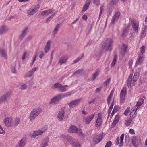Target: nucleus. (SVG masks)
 I'll use <instances>...</instances> for the list:
<instances>
[{
	"label": "nucleus",
	"mask_w": 147,
	"mask_h": 147,
	"mask_svg": "<svg viewBox=\"0 0 147 147\" xmlns=\"http://www.w3.org/2000/svg\"><path fill=\"white\" fill-rule=\"evenodd\" d=\"M15 65H14L13 66H12V72L14 73H16V70H15Z\"/></svg>",
	"instance_id": "60"
},
{
	"label": "nucleus",
	"mask_w": 147,
	"mask_h": 147,
	"mask_svg": "<svg viewBox=\"0 0 147 147\" xmlns=\"http://www.w3.org/2000/svg\"><path fill=\"white\" fill-rule=\"evenodd\" d=\"M43 133L42 131L40 130H36L34 131V132L31 134V137L32 138H34L39 135L42 134Z\"/></svg>",
	"instance_id": "15"
},
{
	"label": "nucleus",
	"mask_w": 147,
	"mask_h": 147,
	"mask_svg": "<svg viewBox=\"0 0 147 147\" xmlns=\"http://www.w3.org/2000/svg\"><path fill=\"white\" fill-rule=\"evenodd\" d=\"M117 55H115L113 59V60L111 64V66H113L115 64L116 61L117 60Z\"/></svg>",
	"instance_id": "43"
},
{
	"label": "nucleus",
	"mask_w": 147,
	"mask_h": 147,
	"mask_svg": "<svg viewBox=\"0 0 147 147\" xmlns=\"http://www.w3.org/2000/svg\"><path fill=\"white\" fill-rule=\"evenodd\" d=\"M118 122L114 120L113 121L111 124L112 127L113 128L114 127L116 124H117L118 123Z\"/></svg>",
	"instance_id": "48"
},
{
	"label": "nucleus",
	"mask_w": 147,
	"mask_h": 147,
	"mask_svg": "<svg viewBox=\"0 0 147 147\" xmlns=\"http://www.w3.org/2000/svg\"><path fill=\"white\" fill-rule=\"evenodd\" d=\"M52 10H47L45 11H42L41 14L42 16L47 15L49 14H51L53 12Z\"/></svg>",
	"instance_id": "30"
},
{
	"label": "nucleus",
	"mask_w": 147,
	"mask_h": 147,
	"mask_svg": "<svg viewBox=\"0 0 147 147\" xmlns=\"http://www.w3.org/2000/svg\"><path fill=\"white\" fill-rule=\"evenodd\" d=\"M99 72L97 71L96 72L92 74V78L90 80L91 81H93L95 79L96 77L98 76Z\"/></svg>",
	"instance_id": "35"
},
{
	"label": "nucleus",
	"mask_w": 147,
	"mask_h": 147,
	"mask_svg": "<svg viewBox=\"0 0 147 147\" xmlns=\"http://www.w3.org/2000/svg\"><path fill=\"white\" fill-rule=\"evenodd\" d=\"M68 57L67 55H63L59 60L58 63L61 65L62 64L64 63L67 61Z\"/></svg>",
	"instance_id": "16"
},
{
	"label": "nucleus",
	"mask_w": 147,
	"mask_h": 147,
	"mask_svg": "<svg viewBox=\"0 0 147 147\" xmlns=\"http://www.w3.org/2000/svg\"><path fill=\"white\" fill-rule=\"evenodd\" d=\"M136 110H135V109H133V110L131 109V110L130 116V117L131 118V119H133L135 118L136 115Z\"/></svg>",
	"instance_id": "23"
},
{
	"label": "nucleus",
	"mask_w": 147,
	"mask_h": 147,
	"mask_svg": "<svg viewBox=\"0 0 147 147\" xmlns=\"http://www.w3.org/2000/svg\"><path fill=\"white\" fill-rule=\"evenodd\" d=\"M71 95V93L70 92L64 94H59L53 98L51 99L50 103L52 104H58L62 98Z\"/></svg>",
	"instance_id": "1"
},
{
	"label": "nucleus",
	"mask_w": 147,
	"mask_h": 147,
	"mask_svg": "<svg viewBox=\"0 0 147 147\" xmlns=\"http://www.w3.org/2000/svg\"><path fill=\"white\" fill-rule=\"evenodd\" d=\"M130 111V108L127 107L126 109L124 111V114L125 116H127L128 113Z\"/></svg>",
	"instance_id": "45"
},
{
	"label": "nucleus",
	"mask_w": 147,
	"mask_h": 147,
	"mask_svg": "<svg viewBox=\"0 0 147 147\" xmlns=\"http://www.w3.org/2000/svg\"><path fill=\"white\" fill-rule=\"evenodd\" d=\"M120 13L119 12L115 13L113 16L111 22V24H115V21L117 20L119 18Z\"/></svg>",
	"instance_id": "9"
},
{
	"label": "nucleus",
	"mask_w": 147,
	"mask_h": 147,
	"mask_svg": "<svg viewBox=\"0 0 147 147\" xmlns=\"http://www.w3.org/2000/svg\"><path fill=\"white\" fill-rule=\"evenodd\" d=\"M62 137L64 139H66L69 142H71L73 140L71 137L67 135H63L62 136Z\"/></svg>",
	"instance_id": "31"
},
{
	"label": "nucleus",
	"mask_w": 147,
	"mask_h": 147,
	"mask_svg": "<svg viewBox=\"0 0 147 147\" xmlns=\"http://www.w3.org/2000/svg\"><path fill=\"white\" fill-rule=\"evenodd\" d=\"M119 107L117 105H115L113 109H115V111H117Z\"/></svg>",
	"instance_id": "63"
},
{
	"label": "nucleus",
	"mask_w": 147,
	"mask_h": 147,
	"mask_svg": "<svg viewBox=\"0 0 147 147\" xmlns=\"http://www.w3.org/2000/svg\"><path fill=\"white\" fill-rule=\"evenodd\" d=\"M128 32V30L126 28L123 30L121 36H126Z\"/></svg>",
	"instance_id": "41"
},
{
	"label": "nucleus",
	"mask_w": 147,
	"mask_h": 147,
	"mask_svg": "<svg viewBox=\"0 0 147 147\" xmlns=\"http://www.w3.org/2000/svg\"><path fill=\"white\" fill-rule=\"evenodd\" d=\"M67 89L64 87L63 85L60 84V86L59 89V92H63L67 90Z\"/></svg>",
	"instance_id": "37"
},
{
	"label": "nucleus",
	"mask_w": 147,
	"mask_h": 147,
	"mask_svg": "<svg viewBox=\"0 0 147 147\" xmlns=\"http://www.w3.org/2000/svg\"><path fill=\"white\" fill-rule=\"evenodd\" d=\"M129 132L131 134H134L135 133L134 130L132 129H130L129 130Z\"/></svg>",
	"instance_id": "58"
},
{
	"label": "nucleus",
	"mask_w": 147,
	"mask_h": 147,
	"mask_svg": "<svg viewBox=\"0 0 147 147\" xmlns=\"http://www.w3.org/2000/svg\"><path fill=\"white\" fill-rule=\"evenodd\" d=\"M124 137V134H122L120 136V142L119 143V146L121 147L123 145V139Z\"/></svg>",
	"instance_id": "33"
},
{
	"label": "nucleus",
	"mask_w": 147,
	"mask_h": 147,
	"mask_svg": "<svg viewBox=\"0 0 147 147\" xmlns=\"http://www.w3.org/2000/svg\"><path fill=\"white\" fill-rule=\"evenodd\" d=\"M119 114H117L115 116L114 120L116 121L117 122H119Z\"/></svg>",
	"instance_id": "51"
},
{
	"label": "nucleus",
	"mask_w": 147,
	"mask_h": 147,
	"mask_svg": "<svg viewBox=\"0 0 147 147\" xmlns=\"http://www.w3.org/2000/svg\"><path fill=\"white\" fill-rule=\"evenodd\" d=\"M113 41L111 39H107L106 42L105 43L104 48L107 51H111L112 49V45Z\"/></svg>",
	"instance_id": "4"
},
{
	"label": "nucleus",
	"mask_w": 147,
	"mask_h": 147,
	"mask_svg": "<svg viewBox=\"0 0 147 147\" xmlns=\"http://www.w3.org/2000/svg\"><path fill=\"white\" fill-rule=\"evenodd\" d=\"M119 137H117L115 141V143L116 145H118L119 144Z\"/></svg>",
	"instance_id": "55"
},
{
	"label": "nucleus",
	"mask_w": 147,
	"mask_h": 147,
	"mask_svg": "<svg viewBox=\"0 0 147 147\" xmlns=\"http://www.w3.org/2000/svg\"><path fill=\"white\" fill-rule=\"evenodd\" d=\"M93 3L95 6L98 7L99 5L100 0H93Z\"/></svg>",
	"instance_id": "44"
},
{
	"label": "nucleus",
	"mask_w": 147,
	"mask_h": 147,
	"mask_svg": "<svg viewBox=\"0 0 147 147\" xmlns=\"http://www.w3.org/2000/svg\"><path fill=\"white\" fill-rule=\"evenodd\" d=\"M91 0H86L82 9H88Z\"/></svg>",
	"instance_id": "28"
},
{
	"label": "nucleus",
	"mask_w": 147,
	"mask_h": 147,
	"mask_svg": "<svg viewBox=\"0 0 147 147\" xmlns=\"http://www.w3.org/2000/svg\"><path fill=\"white\" fill-rule=\"evenodd\" d=\"M61 26V24H57L53 31L52 34L53 35H55L57 34Z\"/></svg>",
	"instance_id": "22"
},
{
	"label": "nucleus",
	"mask_w": 147,
	"mask_h": 147,
	"mask_svg": "<svg viewBox=\"0 0 147 147\" xmlns=\"http://www.w3.org/2000/svg\"><path fill=\"white\" fill-rule=\"evenodd\" d=\"M27 139L25 137H23L20 140L18 147H24L26 145Z\"/></svg>",
	"instance_id": "14"
},
{
	"label": "nucleus",
	"mask_w": 147,
	"mask_h": 147,
	"mask_svg": "<svg viewBox=\"0 0 147 147\" xmlns=\"http://www.w3.org/2000/svg\"><path fill=\"white\" fill-rule=\"evenodd\" d=\"M125 122L124 123L125 125L127 126H128L132 122V120L131 119H127L125 120Z\"/></svg>",
	"instance_id": "36"
},
{
	"label": "nucleus",
	"mask_w": 147,
	"mask_h": 147,
	"mask_svg": "<svg viewBox=\"0 0 147 147\" xmlns=\"http://www.w3.org/2000/svg\"><path fill=\"white\" fill-rule=\"evenodd\" d=\"M13 119L11 117L5 118L4 122L5 125L9 127H12Z\"/></svg>",
	"instance_id": "8"
},
{
	"label": "nucleus",
	"mask_w": 147,
	"mask_h": 147,
	"mask_svg": "<svg viewBox=\"0 0 147 147\" xmlns=\"http://www.w3.org/2000/svg\"><path fill=\"white\" fill-rule=\"evenodd\" d=\"M115 109H113L111 113V117H112L115 114V113L116 112V111H115Z\"/></svg>",
	"instance_id": "62"
},
{
	"label": "nucleus",
	"mask_w": 147,
	"mask_h": 147,
	"mask_svg": "<svg viewBox=\"0 0 147 147\" xmlns=\"http://www.w3.org/2000/svg\"><path fill=\"white\" fill-rule=\"evenodd\" d=\"M144 101V100L142 98H140L139 99L138 101L137 102L136 105L137 107H139L142 105ZM139 107H138L136 109H138L139 108Z\"/></svg>",
	"instance_id": "26"
},
{
	"label": "nucleus",
	"mask_w": 147,
	"mask_h": 147,
	"mask_svg": "<svg viewBox=\"0 0 147 147\" xmlns=\"http://www.w3.org/2000/svg\"><path fill=\"white\" fill-rule=\"evenodd\" d=\"M95 115L92 114L90 116H87L85 118V122L86 124H89L94 118Z\"/></svg>",
	"instance_id": "18"
},
{
	"label": "nucleus",
	"mask_w": 147,
	"mask_h": 147,
	"mask_svg": "<svg viewBox=\"0 0 147 147\" xmlns=\"http://www.w3.org/2000/svg\"><path fill=\"white\" fill-rule=\"evenodd\" d=\"M101 87L97 88L95 90V92H99L101 90Z\"/></svg>",
	"instance_id": "64"
},
{
	"label": "nucleus",
	"mask_w": 147,
	"mask_h": 147,
	"mask_svg": "<svg viewBox=\"0 0 147 147\" xmlns=\"http://www.w3.org/2000/svg\"><path fill=\"white\" fill-rule=\"evenodd\" d=\"M84 57V55H83L82 56V57H81V58H80L79 57H78L77 58H76V59L74 60L73 61V63H75L77 62L80 59H81L82 58H83V57Z\"/></svg>",
	"instance_id": "53"
},
{
	"label": "nucleus",
	"mask_w": 147,
	"mask_h": 147,
	"mask_svg": "<svg viewBox=\"0 0 147 147\" xmlns=\"http://www.w3.org/2000/svg\"><path fill=\"white\" fill-rule=\"evenodd\" d=\"M11 91H8L0 97V103L8 101L11 98Z\"/></svg>",
	"instance_id": "3"
},
{
	"label": "nucleus",
	"mask_w": 147,
	"mask_h": 147,
	"mask_svg": "<svg viewBox=\"0 0 147 147\" xmlns=\"http://www.w3.org/2000/svg\"><path fill=\"white\" fill-rule=\"evenodd\" d=\"M32 75V74L31 73H30V71H29L28 73H27L26 74L25 77L26 78L30 77H31Z\"/></svg>",
	"instance_id": "49"
},
{
	"label": "nucleus",
	"mask_w": 147,
	"mask_h": 147,
	"mask_svg": "<svg viewBox=\"0 0 147 147\" xmlns=\"http://www.w3.org/2000/svg\"><path fill=\"white\" fill-rule=\"evenodd\" d=\"M49 140L48 138H47L45 139L42 142L41 144L42 147H46L48 146V143Z\"/></svg>",
	"instance_id": "29"
},
{
	"label": "nucleus",
	"mask_w": 147,
	"mask_h": 147,
	"mask_svg": "<svg viewBox=\"0 0 147 147\" xmlns=\"http://www.w3.org/2000/svg\"><path fill=\"white\" fill-rule=\"evenodd\" d=\"M75 133H77L78 134L81 136H82L84 137V135L82 132V131L81 129H78H78L77 130V131Z\"/></svg>",
	"instance_id": "40"
},
{
	"label": "nucleus",
	"mask_w": 147,
	"mask_h": 147,
	"mask_svg": "<svg viewBox=\"0 0 147 147\" xmlns=\"http://www.w3.org/2000/svg\"><path fill=\"white\" fill-rule=\"evenodd\" d=\"M27 85L25 84H23L21 86L20 88L22 89H25L27 88Z\"/></svg>",
	"instance_id": "54"
},
{
	"label": "nucleus",
	"mask_w": 147,
	"mask_h": 147,
	"mask_svg": "<svg viewBox=\"0 0 147 147\" xmlns=\"http://www.w3.org/2000/svg\"><path fill=\"white\" fill-rule=\"evenodd\" d=\"M83 72V70L82 69H78L74 73L75 74H81Z\"/></svg>",
	"instance_id": "47"
},
{
	"label": "nucleus",
	"mask_w": 147,
	"mask_h": 147,
	"mask_svg": "<svg viewBox=\"0 0 147 147\" xmlns=\"http://www.w3.org/2000/svg\"><path fill=\"white\" fill-rule=\"evenodd\" d=\"M81 99H78L73 101L68 104L70 108H73L77 105L80 102Z\"/></svg>",
	"instance_id": "10"
},
{
	"label": "nucleus",
	"mask_w": 147,
	"mask_h": 147,
	"mask_svg": "<svg viewBox=\"0 0 147 147\" xmlns=\"http://www.w3.org/2000/svg\"><path fill=\"white\" fill-rule=\"evenodd\" d=\"M37 68L34 67L31 70H30V72L32 74L34 73L35 71L36 70Z\"/></svg>",
	"instance_id": "57"
},
{
	"label": "nucleus",
	"mask_w": 147,
	"mask_h": 147,
	"mask_svg": "<svg viewBox=\"0 0 147 147\" xmlns=\"http://www.w3.org/2000/svg\"><path fill=\"white\" fill-rule=\"evenodd\" d=\"M77 129L78 128L76 126L72 125L69 128L68 130V131L69 133H75Z\"/></svg>",
	"instance_id": "21"
},
{
	"label": "nucleus",
	"mask_w": 147,
	"mask_h": 147,
	"mask_svg": "<svg viewBox=\"0 0 147 147\" xmlns=\"http://www.w3.org/2000/svg\"><path fill=\"white\" fill-rule=\"evenodd\" d=\"M111 144V142L110 141H109L106 143L105 146V147H110Z\"/></svg>",
	"instance_id": "46"
},
{
	"label": "nucleus",
	"mask_w": 147,
	"mask_h": 147,
	"mask_svg": "<svg viewBox=\"0 0 147 147\" xmlns=\"http://www.w3.org/2000/svg\"><path fill=\"white\" fill-rule=\"evenodd\" d=\"M138 73H135L134 76H133V82H136L137 80L138 79V76H137V74Z\"/></svg>",
	"instance_id": "42"
},
{
	"label": "nucleus",
	"mask_w": 147,
	"mask_h": 147,
	"mask_svg": "<svg viewBox=\"0 0 147 147\" xmlns=\"http://www.w3.org/2000/svg\"><path fill=\"white\" fill-rule=\"evenodd\" d=\"M102 138V135L101 134H99L95 136L94 138L93 139V141L97 144L101 141Z\"/></svg>",
	"instance_id": "12"
},
{
	"label": "nucleus",
	"mask_w": 147,
	"mask_h": 147,
	"mask_svg": "<svg viewBox=\"0 0 147 147\" xmlns=\"http://www.w3.org/2000/svg\"><path fill=\"white\" fill-rule=\"evenodd\" d=\"M133 74H130L129 77L127 80V85L128 87L131 86L132 82V79Z\"/></svg>",
	"instance_id": "24"
},
{
	"label": "nucleus",
	"mask_w": 147,
	"mask_h": 147,
	"mask_svg": "<svg viewBox=\"0 0 147 147\" xmlns=\"http://www.w3.org/2000/svg\"><path fill=\"white\" fill-rule=\"evenodd\" d=\"M37 10H28L27 11L28 14L30 15H32L35 13L37 11Z\"/></svg>",
	"instance_id": "38"
},
{
	"label": "nucleus",
	"mask_w": 147,
	"mask_h": 147,
	"mask_svg": "<svg viewBox=\"0 0 147 147\" xmlns=\"http://www.w3.org/2000/svg\"><path fill=\"white\" fill-rule=\"evenodd\" d=\"M28 32V28L26 27L22 31V33L19 36V38L22 40L26 36L27 33Z\"/></svg>",
	"instance_id": "13"
},
{
	"label": "nucleus",
	"mask_w": 147,
	"mask_h": 147,
	"mask_svg": "<svg viewBox=\"0 0 147 147\" xmlns=\"http://www.w3.org/2000/svg\"><path fill=\"white\" fill-rule=\"evenodd\" d=\"M146 32L145 31L142 30V32L141 33V38H143L144 37L146 34Z\"/></svg>",
	"instance_id": "56"
},
{
	"label": "nucleus",
	"mask_w": 147,
	"mask_h": 147,
	"mask_svg": "<svg viewBox=\"0 0 147 147\" xmlns=\"http://www.w3.org/2000/svg\"><path fill=\"white\" fill-rule=\"evenodd\" d=\"M42 109L40 108H37L33 109L30 113L29 119L31 121L34 120L40 113Z\"/></svg>",
	"instance_id": "2"
},
{
	"label": "nucleus",
	"mask_w": 147,
	"mask_h": 147,
	"mask_svg": "<svg viewBox=\"0 0 147 147\" xmlns=\"http://www.w3.org/2000/svg\"><path fill=\"white\" fill-rule=\"evenodd\" d=\"M119 0H112V3L113 4H116L117 3Z\"/></svg>",
	"instance_id": "59"
},
{
	"label": "nucleus",
	"mask_w": 147,
	"mask_h": 147,
	"mask_svg": "<svg viewBox=\"0 0 147 147\" xmlns=\"http://www.w3.org/2000/svg\"><path fill=\"white\" fill-rule=\"evenodd\" d=\"M129 21L132 24V26L134 31L136 33H137L139 28V23L134 19L130 18H129Z\"/></svg>",
	"instance_id": "5"
},
{
	"label": "nucleus",
	"mask_w": 147,
	"mask_h": 147,
	"mask_svg": "<svg viewBox=\"0 0 147 147\" xmlns=\"http://www.w3.org/2000/svg\"><path fill=\"white\" fill-rule=\"evenodd\" d=\"M9 30L8 27L5 25L1 26L0 28V34H4L7 32Z\"/></svg>",
	"instance_id": "19"
},
{
	"label": "nucleus",
	"mask_w": 147,
	"mask_h": 147,
	"mask_svg": "<svg viewBox=\"0 0 147 147\" xmlns=\"http://www.w3.org/2000/svg\"><path fill=\"white\" fill-rule=\"evenodd\" d=\"M82 19L85 20H86L88 18V17L86 15L84 14L82 16Z\"/></svg>",
	"instance_id": "61"
},
{
	"label": "nucleus",
	"mask_w": 147,
	"mask_h": 147,
	"mask_svg": "<svg viewBox=\"0 0 147 147\" xmlns=\"http://www.w3.org/2000/svg\"><path fill=\"white\" fill-rule=\"evenodd\" d=\"M20 121V119L18 118H16L14 120L12 121V127L17 126Z\"/></svg>",
	"instance_id": "27"
},
{
	"label": "nucleus",
	"mask_w": 147,
	"mask_h": 147,
	"mask_svg": "<svg viewBox=\"0 0 147 147\" xmlns=\"http://www.w3.org/2000/svg\"><path fill=\"white\" fill-rule=\"evenodd\" d=\"M70 144L74 147H80L79 143L75 139H73L72 142H70Z\"/></svg>",
	"instance_id": "20"
},
{
	"label": "nucleus",
	"mask_w": 147,
	"mask_h": 147,
	"mask_svg": "<svg viewBox=\"0 0 147 147\" xmlns=\"http://www.w3.org/2000/svg\"><path fill=\"white\" fill-rule=\"evenodd\" d=\"M127 48V46L125 44L123 43L122 44V47L121 48L120 51V54L122 55V58H123L124 57Z\"/></svg>",
	"instance_id": "11"
},
{
	"label": "nucleus",
	"mask_w": 147,
	"mask_h": 147,
	"mask_svg": "<svg viewBox=\"0 0 147 147\" xmlns=\"http://www.w3.org/2000/svg\"><path fill=\"white\" fill-rule=\"evenodd\" d=\"M61 84L59 83H57L55 84L53 86L51 87V88L53 89H56L58 88L59 89V88Z\"/></svg>",
	"instance_id": "39"
},
{
	"label": "nucleus",
	"mask_w": 147,
	"mask_h": 147,
	"mask_svg": "<svg viewBox=\"0 0 147 147\" xmlns=\"http://www.w3.org/2000/svg\"><path fill=\"white\" fill-rule=\"evenodd\" d=\"M65 112V108H61V110L59 112L58 115V119L60 121H62L64 116V114Z\"/></svg>",
	"instance_id": "7"
},
{
	"label": "nucleus",
	"mask_w": 147,
	"mask_h": 147,
	"mask_svg": "<svg viewBox=\"0 0 147 147\" xmlns=\"http://www.w3.org/2000/svg\"><path fill=\"white\" fill-rule=\"evenodd\" d=\"M0 53H1L2 56L5 58H7V56L5 50L3 49H0Z\"/></svg>",
	"instance_id": "34"
},
{
	"label": "nucleus",
	"mask_w": 147,
	"mask_h": 147,
	"mask_svg": "<svg viewBox=\"0 0 147 147\" xmlns=\"http://www.w3.org/2000/svg\"><path fill=\"white\" fill-rule=\"evenodd\" d=\"M51 41L49 40L47 42V44L46 47L44 49V50L46 53H47L50 49Z\"/></svg>",
	"instance_id": "25"
},
{
	"label": "nucleus",
	"mask_w": 147,
	"mask_h": 147,
	"mask_svg": "<svg viewBox=\"0 0 147 147\" xmlns=\"http://www.w3.org/2000/svg\"><path fill=\"white\" fill-rule=\"evenodd\" d=\"M126 92L127 90L123 88L121 90L120 95V104H122L124 103Z\"/></svg>",
	"instance_id": "6"
},
{
	"label": "nucleus",
	"mask_w": 147,
	"mask_h": 147,
	"mask_svg": "<svg viewBox=\"0 0 147 147\" xmlns=\"http://www.w3.org/2000/svg\"><path fill=\"white\" fill-rule=\"evenodd\" d=\"M143 57H139L138 60H137L135 66H137L140 64L143 61Z\"/></svg>",
	"instance_id": "32"
},
{
	"label": "nucleus",
	"mask_w": 147,
	"mask_h": 147,
	"mask_svg": "<svg viewBox=\"0 0 147 147\" xmlns=\"http://www.w3.org/2000/svg\"><path fill=\"white\" fill-rule=\"evenodd\" d=\"M145 46H142V47H141L140 49H141V53L143 54L145 52Z\"/></svg>",
	"instance_id": "52"
},
{
	"label": "nucleus",
	"mask_w": 147,
	"mask_h": 147,
	"mask_svg": "<svg viewBox=\"0 0 147 147\" xmlns=\"http://www.w3.org/2000/svg\"><path fill=\"white\" fill-rule=\"evenodd\" d=\"M102 121L101 117H100L98 115L96 120L95 124V127H99L102 124Z\"/></svg>",
	"instance_id": "17"
},
{
	"label": "nucleus",
	"mask_w": 147,
	"mask_h": 147,
	"mask_svg": "<svg viewBox=\"0 0 147 147\" xmlns=\"http://www.w3.org/2000/svg\"><path fill=\"white\" fill-rule=\"evenodd\" d=\"M111 80L110 79H108L104 83V85L105 86H107V84H108L110 81Z\"/></svg>",
	"instance_id": "50"
}]
</instances>
